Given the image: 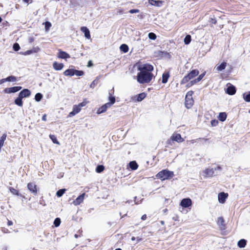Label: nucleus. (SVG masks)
<instances>
[{
    "label": "nucleus",
    "instance_id": "12",
    "mask_svg": "<svg viewBox=\"0 0 250 250\" xmlns=\"http://www.w3.org/2000/svg\"><path fill=\"white\" fill-rule=\"evenodd\" d=\"M85 195V193H83L81 195H79L74 201H73V204L75 206H78L80 205L83 201Z\"/></svg>",
    "mask_w": 250,
    "mask_h": 250
},
{
    "label": "nucleus",
    "instance_id": "28",
    "mask_svg": "<svg viewBox=\"0 0 250 250\" xmlns=\"http://www.w3.org/2000/svg\"><path fill=\"white\" fill-rule=\"evenodd\" d=\"M22 99V98L19 95L18 97H17L15 100V104L20 106H22L23 104Z\"/></svg>",
    "mask_w": 250,
    "mask_h": 250
},
{
    "label": "nucleus",
    "instance_id": "16",
    "mask_svg": "<svg viewBox=\"0 0 250 250\" xmlns=\"http://www.w3.org/2000/svg\"><path fill=\"white\" fill-rule=\"evenodd\" d=\"M110 106V104L106 103L99 108L97 112V114H99L104 112L107 110V109L109 108Z\"/></svg>",
    "mask_w": 250,
    "mask_h": 250
},
{
    "label": "nucleus",
    "instance_id": "15",
    "mask_svg": "<svg viewBox=\"0 0 250 250\" xmlns=\"http://www.w3.org/2000/svg\"><path fill=\"white\" fill-rule=\"evenodd\" d=\"M228 193H225L224 192H221L219 193L218 196L219 202L221 203H224L228 197Z\"/></svg>",
    "mask_w": 250,
    "mask_h": 250
},
{
    "label": "nucleus",
    "instance_id": "54",
    "mask_svg": "<svg viewBox=\"0 0 250 250\" xmlns=\"http://www.w3.org/2000/svg\"><path fill=\"white\" fill-rule=\"evenodd\" d=\"M188 142H189L191 144H194L196 142V140H191L190 141H188Z\"/></svg>",
    "mask_w": 250,
    "mask_h": 250
},
{
    "label": "nucleus",
    "instance_id": "50",
    "mask_svg": "<svg viewBox=\"0 0 250 250\" xmlns=\"http://www.w3.org/2000/svg\"><path fill=\"white\" fill-rule=\"evenodd\" d=\"M5 82H6V78L0 80V84L3 83H5Z\"/></svg>",
    "mask_w": 250,
    "mask_h": 250
},
{
    "label": "nucleus",
    "instance_id": "46",
    "mask_svg": "<svg viewBox=\"0 0 250 250\" xmlns=\"http://www.w3.org/2000/svg\"><path fill=\"white\" fill-rule=\"evenodd\" d=\"M13 48L15 51H17L20 49V46L18 43H15L13 44Z\"/></svg>",
    "mask_w": 250,
    "mask_h": 250
},
{
    "label": "nucleus",
    "instance_id": "7",
    "mask_svg": "<svg viewBox=\"0 0 250 250\" xmlns=\"http://www.w3.org/2000/svg\"><path fill=\"white\" fill-rule=\"evenodd\" d=\"M180 205L183 208H188L191 206L192 201L190 198H184L182 200Z\"/></svg>",
    "mask_w": 250,
    "mask_h": 250
},
{
    "label": "nucleus",
    "instance_id": "18",
    "mask_svg": "<svg viewBox=\"0 0 250 250\" xmlns=\"http://www.w3.org/2000/svg\"><path fill=\"white\" fill-rule=\"evenodd\" d=\"M81 109L79 107V106H78V105H74L73 107V110L71 112L69 113L68 116L69 117H72L77 113H78Z\"/></svg>",
    "mask_w": 250,
    "mask_h": 250
},
{
    "label": "nucleus",
    "instance_id": "62",
    "mask_svg": "<svg viewBox=\"0 0 250 250\" xmlns=\"http://www.w3.org/2000/svg\"><path fill=\"white\" fill-rule=\"evenodd\" d=\"M167 211V209H165L164 210V212H166Z\"/></svg>",
    "mask_w": 250,
    "mask_h": 250
},
{
    "label": "nucleus",
    "instance_id": "2",
    "mask_svg": "<svg viewBox=\"0 0 250 250\" xmlns=\"http://www.w3.org/2000/svg\"><path fill=\"white\" fill-rule=\"evenodd\" d=\"M174 176L173 171H169L167 169H164L159 172L156 175L158 179H161L162 181L169 179Z\"/></svg>",
    "mask_w": 250,
    "mask_h": 250
},
{
    "label": "nucleus",
    "instance_id": "40",
    "mask_svg": "<svg viewBox=\"0 0 250 250\" xmlns=\"http://www.w3.org/2000/svg\"><path fill=\"white\" fill-rule=\"evenodd\" d=\"M61 219L59 218H56L54 221V225L56 227H58L61 224Z\"/></svg>",
    "mask_w": 250,
    "mask_h": 250
},
{
    "label": "nucleus",
    "instance_id": "64",
    "mask_svg": "<svg viewBox=\"0 0 250 250\" xmlns=\"http://www.w3.org/2000/svg\"><path fill=\"white\" fill-rule=\"evenodd\" d=\"M115 250H122L120 248H118V249H116Z\"/></svg>",
    "mask_w": 250,
    "mask_h": 250
},
{
    "label": "nucleus",
    "instance_id": "58",
    "mask_svg": "<svg viewBox=\"0 0 250 250\" xmlns=\"http://www.w3.org/2000/svg\"><path fill=\"white\" fill-rule=\"evenodd\" d=\"M136 240H137V242H139L141 240V238H140L139 237H137Z\"/></svg>",
    "mask_w": 250,
    "mask_h": 250
},
{
    "label": "nucleus",
    "instance_id": "52",
    "mask_svg": "<svg viewBox=\"0 0 250 250\" xmlns=\"http://www.w3.org/2000/svg\"><path fill=\"white\" fill-rule=\"evenodd\" d=\"M146 219V214H144L142 217H141V219L142 220H145Z\"/></svg>",
    "mask_w": 250,
    "mask_h": 250
},
{
    "label": "nucleus",
    "instance_id": "48",
    "mask_svg": "<svg viewBox=\"0 0 250 250\" xmlns=\"http://www.w3.org/2000/svg\"><path fill=\"white\" fill-rule=\"evenodd\" d=\"M87 102H85V101H83V102L81 103L80 104H79L78 106H79V107L80 108V109H81L82 107H83L84 106L86 105V104H87Z\"/></svg>",
    "mask_w": 250,
    "mask_h": 250
},
{
    "label": "nucleus",
    "instance_id": "4",
    "mask_svg": "<svg viewBox=\"0 0 250 250\" xmlns=\"http://www.w3.org/2000/svg\"><path fill=\"white\" fill-rule=\"evenodd\" d=\"M193 91H189L187 92L185 97V106L188 109L190 108L194 104V100L192 98Z\"/></svg>",
    "mask_w": 250,
    "mask_h": 250
},
{
    "label": "nucleus",
    "instance_id": "6",
    "mask_svg": "<svg viewBox=\"0 0 250 250\" xmlns=\"http://www.w3.org/2000/svg\"><path fill=\"white\" fill-rule=\"evenodd\" d=\"M146 93L143 92L131 97V100L133 102H141L143 100H144L146 98Z\"/></svg>",
    "mask_w": 250,
    "mask_h": 250
},
{
    "label": "nucleus",
    "instance_id": "27",
    "mask_svg": "<svg viewBox=\"0 0 250 250\" xmlns=\"http://www.w3.org/2000/svg\"><path fill=\"white\" fill-rule=\"evenodd\" d=\"M218 119L222 122H224L227 118V114L225 112H221L218 117Z\"/></svg>",
    "mask_w": 250,
    "mask_h": 250
},
{
    "label": "nucleus",
    "instance_id": "20",
    "mask_svg": "<svg viewBox=\"0 0 250 250\" xmlns=\"http://www.w3.org/2000/svg\"><path fill=\"white\" fill-rule=\"evenodd\" d=\"M217 225L220 227L221 229H225V224L224 223V220L222 217H219L217 219Z\"/></svg>",
    "mask_w": 250,
    "mask_h": 250
},
{
    "label": "nucleus",
    "instance_id": "13",
    "mask_svg": "<svg viewBox=\"0 0 250 250\" xmlns=\"http://www.w3.org/2000/svg\"><path fill=\"white\" fill-rule=\"evenodd\" d=\"M31 95L30 91L28 89H24L21 91L19 95L22 98L28 97Z\"/></svg>",
    "mask_w": 250,
    "mask_h": 250
},
{
    "label": "nucleus",
    "instance_id": "9",
    "mask_svg": "<svg viewBox=\"0 0 250 250\" xmlns=\"http://www.w3.org/2000/svg\"><path fill=\"white\" fill-rule=\"evenodd\" d=\"M28 189L34 195L37 193V186L33 183H29L27 185Z\"/></svg>",
    "mask_w": 250,
    "mask_h": 250
},
{
    "label": "nucleus",
    "instance_id": "43",
    "mask_svg": "<svg viewBox=\"0 0 250 250\" xmlns=\"http://www.w3.org/2000/svg\"><path fill=\"white\" fill-rule=\"evenodd\" d=\"M45 24V29L46 31H48L50 28L51 27V23L49 21H46L44 22Z\"/></svg>",
    "mask_w": 250,
    "mask_h": 250
},
{
    "label": "nucleus",
    "instance_id": "29",
    "mask_svg": "<svg viewBox=\"0 0 250 250\" xmlns=\"http://www.w3.org/2000/svg\"><path fill=\"white\" fill-rule=\"evenodd\" d=\"M244 100L247 102H250V91L244 93L243 95Z\"/></svg>",
    "mask_w": 250,
    "mask_h": 250
},
{
    "label": "nucleus",
    "instance_id": "24",
    "mask_svg": "<svg viewBox=\"0 0 250 250\" xmlns=\"http://www.w3.org/2000/svg\"><path fill=\"white\" fill-rule=\"evenodd\" d=\"M205 75V74L204 73H202L201 75H200L197 79H195V80L191 81V84L192 85L199 82L204 78Z\"/></svg>",
    "mask_w": 250,
    "mask_h": 250
},
{
    "label": "nucleus",
    "instance_id": "55",
    "mask_svg": "<svg viewBox=\"0 0 250 250\" xmlns=\"http://www.w3.org/2000/svg\"><path fill=\"white\" fill-rule=\"evenodd\" d=\"M134 199H135L134 202H135V204H140L141 203V201L139 202V201H136V199H137V197L136 196H135L134 197Z\"/></svg>",
    "mask_w": 250,
    "mask_h": 250
},
{
    "label": "nucleus",
    "instance_id": "32",
    "mask_svg": "<svg viewBox=\"0 0 250 250\" xmlns=\"http://www.w3.org/2000/svg\"><path fill=\"white\" fill-rule=\"evenodd\" d=\"M129 167L132 170H136L138 167V165L135 161H131L129 163Z\"/></svg>",
    "mask_w": 250,
    "mask_h": 250
},
{
    "label": "nucleus",
    "instance_id": "45",
    "mask_svg": "<svg viewBox=\"0 0 250 250\" xmlns=\"http://www.w3.org/2000/svg\"><path fill=\"white\" fill-rule=\"evenodd\" d=\"M148 38L152 40H154L156 39V35L154 33L151 32L149 33L148 35Z\"/></svg>",
    "mask_w": 250,
    "mask_h": 250
},
{
    "label": "nucleus",
    "instance_id": "34",
    "mask_svg": "<svg viewBox=\"0 0 250 250\" xmlns=\"http://www.w3.org/2000/svg\"><path fill=\"white\" fill-rule=\"evenodd\" d=\"M120 48L121 50L122 51L124 52V53H126L128 51V47L125 44H122L120 46Z\"/></svg>",
    "mask_w": 250,
    "mask_h": 250
},
{
    "label": "nucleus",
    "instance_id": "41",
    "mask_svg": "<svg viewBox=\"0 0 250 250\" xmlns=\"http://www.w3.org/2000/svg\"><path fill=\"white\" fill-rule=\"evenodd\" d=\"M49 137H50V138L51 139V140L52 141V142L54 144H59V143L58 141V140H57L56 137H55V136H54L53 135H49Z\"/></svg>",
    "mask_w": 250,
    "mask_h": 250
},
{
    "label": "nucleus",
    "instance_id": "56",
    "mask_svg": "<svg viewBox=\"0 0 250 250\" xmlns=\"http://www.w3.org/2000/svg\"><path fill=\"white\" fill-rule=\"evenodd\" d=\"M8 226H11L13 225V222L11 221H8L7 223Z\"/></svg>",
    "mask_w": 250,
    "mask_h": 250
},
{
    "label": "nucleus",
    "instance_id": "37",
    "mask_svg": "<svg viewBox=\"0 0 250 250\" xmlns=\"http://www.w3.org/2000/svg\"><path fill=\"white\" fill-rule=\"evenodd\" d=\"M42 98V95L40 93H38L35 95V100L37 102H40Z\"/></svg>",
    "mask_w": 250,
    "mask_h": 250
},
{
    "label": "nucleus",
    "instance_id": "31",
    "mask_svg": "<svg viewBox=\"0 0 250 250\" xmlns=\"http://www.w3.org/2000/svg\"><path fill=\"white\" fill-rule=\"evenodd\" d=\"M109 101H110L108 103L110 104V105L111 106L113 104H114L115 102V98L114 96H112V93L110 91L109 92Z\"/></svg>",
    "mask_w": 250,
    "mask_h": 250
},
{
    "label": "nucleus",
    "instance_id": "39",
    "mask_svg": "<svg viewBox=\"0 0 250 250\" xmlns=\"http://www.w3.org/2000/svg\"><path fill=\"white\" fill-rule=\"evenodd\" d=\"M104 167L103 165H99L97 167L96 171L97 173H101L104 170Z\"/></svg>",
    "mask_w": 250,
    "mask_h": 250
},
{
    "label": "nucleus",
    "instance_id": "1",
    "mask_svg": "<svg viewBox=\"0 0 250 250\" xmlns=\"http://www.w3.org/2000/svg\"><path fill=\"white\" fill-rule=\"evenodd\" d=\"M138 69L140 72L137 75V81L140 83H149L153 77L151 73L153 70V66L148 63L139 64Z\"/></svg>",
    "mask_w": 250,
    "mask_h": 250
},
{
    "label": "nucleus",
    "instance_id": "25",
    "mask_svg": "<svg viewBox=\"0 0 250 250\" xmlns=\"http://www.w3.org/2000/svg\"><path fill=\"white\" fill-rule=\"evenodd\" d=\"M169 74L168 72H165L162 75V83H167Z\"/></svg>",
    "mask_w": 250,
    "mask_h": 250
},
{
    "label": "nucleus",
    "instance_id": "38",
    "mask_svg": "<svg viewBox=\"0 0 250 250\" xmlns=\"http://www.w3.org/2000/svg\"><path fill=\"white\" fill-rule=\"evenodd\" d=\"M6 82H16L17 78L14 76H10L6 78Z\"/></svg>",
    "mask_w": 250,
    "mask_h": 250
},
{
    "label": "nucleus",
    "instance_id": "11",
    "mask_svg": "<svg viewBox=\"0 0 250 250\" xmlns=\"http://www.w3.org/2000/svg\"><path fill=\"white\" fill-rule=\"evenodd\" d=\"M21 86H20L7 88L4 89V91L5 93H15L20 90L21 89Z\"/></svg>",
    "mask_w": 250,
    "mask_h": 250
},
{
    "label": "nucleus",
    "instance_id": "22",
    "mask_svg": "<svg viewBox=\"0 0 250 250\" xmlns=\"http://www.w3.org/2000/svg\"><path fill=\"white\" fill-rule=\"evenodd\" d=\"M53 67L56 70H61L63 67V64L62 63H58L55 62L53 63Z\"/></svg>",
    "mask_w": 250,
    "mask_h": 250
},
{
    "label": "nucleus",
    "instance_id": "14",
    "mask_svg": "<svg viewBox=\"0 0 250 250\" xmlns=\"http://www.w3.org/2000/svg\"><path fill=\"white\" fill-rule=\"evenodd\" d=\"M59 58L66 59L68 58H70V55L67 53L66 52L62 51L61 50H59V53L57 55Z\"/></svg>",
    "mask_w": 250,
    "mask_h": 250
},
{
    "label": "nucleus",
    "instance_id": "30",
    "mask_svg": "<svg viewBox=\"0 0 250 250\" xmlns=\"http://www.w3.org/2000/svg\"><path fill=\"white\" fill-rule=\"evenodd\" d=\"M100 78V76L97 77L91 83L90 85V87L91 88H94L98 84Z\"/></svg>",
    "mask_w": 250,
    "mask_h": 250
},
{
    "label": "nucleus",
    "instance_id": "19",
    "mask_svg": "<svg viewBox=\"0 0 250 250\" xmlns=\"http://www.w3.org/2000/svg\"><path fill=\"white\" fill-rule=\"evenodd\" d=\"M81 30L82 32H83L84 34V37L86 39H90V31L89 29L85 26H83L81 28Z\"/></svg>",
    "mask_w": 250,
    "mask_h": 250
},
{
    "label": "nucleus",
    "instance_id": "60",
    "mask_svg": "<svg viewBox=\"0 0 250 250\" xmlns=\"http://www.w3.org/2000/svg\"><path fill=\"white\" fill-rule=\"evenodd\" d=\"M135 239H136V238L135 237H134V236L132 237V238H131L132 241H134Z\"/></svg>",
    "mask_w": 250,
    "mask_h": 250
},
{
    "label": "nucleus",
    "instance_id": "26",
    "mask_svg": "<svg viewBox=\"0 0 250 250\" xmlns=\"http://www.w3.org/2000/svg\"><path fill=\"white\" fill-rule=\"evenodd\" d=\"M247 244V241L245 239H241L237 243L238 246L240 248H244Z\"/></svg>",
    "mask_w": 250,
    "mask_h": 250
},
{
    "label": "nucleus",
    "instance_id": "35",
    "mask_svg": "<svg viewBox=\"0 0 250 250\" xmlns=\"http://www.w3.org/2000/svg\"><path fill=\"white\" fill-rule=\"evenodd\" d=\"M66 189L65 188L61 189L58 190L56 192V195L58 197H61L62 196V195L64 193Z\"/></svg>",
    "mask_w": 250,
    "mask_h": 250
},
{
    "label": "nucleus",
    "instance_id": "5",
    "mask_svg": "<svg viewBox=\"0 0 250 250\" xmlns=\"http://www.w3.org/2000/svg\"><path fill=\"white\" fill-rule=\"evenodd\" d=\"M199 72L197 69H194L191 71L187 75L185 76L181 81V84H184L188 82L191 79L197 76Z\"/></svg>",
    "mask_w": 250,
    "mask_h": 250
},
{
    "label": "nucleus",
    "instance_id": "33",
    "mask_svg": "<svg viewBox=\"0 0 250 250\" xmlns=\"http://www.w3.org/2000/svg\"><path fill=\"white\" fill-rule=\"evenodd\" d=\"M39 48L36 47V48H35L34 50H29L25 51L24 53V55H30V54H32L33 53H36L39 51Z\"/></svg>",
    "mask_w": 250,
    "mask_h": 250
},
{
    "label": "nucleus",
    "instance_id": "44",
    "mask_svg": "<svg viewBox=\"0 0 250 250\" xmlns=\"http://www.w3.org/2000/svg\"><path fill=\"white\" fill-rule=\"evenodd\" d=\"M84 73L83 71L81 70H77L75 69L74 75H76L77 76H81L83 75Z\"/></svg>",
    "mask_w": 250,
    "mask_h": 250
},
{
    "label": "nucleus",
    "instance_id": "36",
    "mask_svg": "<svg viewBox=\"0 0 250 250\" xmlns=\"http://www.w3.org/2000/svg\"><path fill=\"white\" fill-rule=\"evenodd\" d=\"M191 42V36L189 35H187L184 39V43L185 44H188Z\"/></svg>",
    "mask_w": 250,
    "mask_h": 250
},
{
    "label": "nucleus",
    "instance_id": "59",
    "mask_svg": "<svg viewBox=\"0 0 250 250\" xmlns=\"http://www.w3.org/2000/svg\"><path fill=\"white\" fill-rule=\"evenodd\" d=\"M23 1L25 3H28L29 1V0H23Z\"/></svg>",
    "mask_w": 250,
    "mask_h": 250
},
{
    "label": "nucleus",
    "instance_id": "42",
    "mask_svg": "<svg viewBox=\"0 0 250 250\" xmlns=\"http://www.w3.org/2000/svg\"><path fill=\"white\" fill-rule=\"evenodd\" d=\"M10 192L14 195H19V191L13 188L10 187L9 188Z\"/></svg>",
    "mask_w": 250,
    "mask_h": 250
},
{
    "label": "nucleus",
    "instance_id": "47",
    "mask_svg": "<svg viewBox=\"0 0 250 250\" xmlns=\"http://www.w3.org/2000/svg\"><path fill=\"white\" fill-rule=\"evenodd\" d=\"M210 124H211V126H215L218 125V122L216 120H211Z\"/></svg>",
    "mask_w": 250,
    "mask_h": 250
},
{
    "label": "nucleus",
    "instance_id": "10",
    "mask_svg": "<svg viewBox=\"0 0 250 250\" xmlns=\"http://www.w3.org/2000/svg\"><path fill=\"white\" fill-rule=\"evenodd\" d=\"M171 139L178 143H181L184 141V139L181 137V135L179 133L173 134L171 137Z\"/></svg>",
    "mask_w": 250,
    "mask_h": 250
},
{
    "label": "nucleus",
    "instance_id": "51",
    "mask_svg": "<svg viewBox=\"0 0 250 250\" xmlns=\"http://www.w3.org/2000/svg\"><path fill=\"white\" fill-rule=\"evenodd\" d=\"M42 120L43 121H46V114H44L42 117Z\"/></svg>",
    "mask_w": 250,
    "mask_h": 250
},
{
    "label": "nucleus",
    "instance_id": "63",
    "mask_svg": "<svg viewBox=\"0 0 250 250\" xmlns=\"http://www.w3.org/2000/svg\"><path fill=\"white\" fill-rule=\"evenodd\" d=\"M2 20V18L0 17V23L1 22Z\"/></svg>",
    "mask_w": 250,
    "mask_h": 250
},
{
    "label": "nucleus",
    "instance_id": "3",
    "mask_svg": "<svg viewBox=\"0 0 250 250\" xmlns=\"http://www.w3.org/2000/svg\"><path fill=\"white\" fill-rule=\"evenodd\" d=\"M221 169L222 168L220 166H217L214 168L208 167L203 171V176L205 178L211 177L217 174V172H215V171H220L221 170Z\"/></svg>",
    "mask_w": 250,
    "mask_h": 250
},
{
    "label": "nucleus",
    "instance_id": "57",
    "mask_svg": "<svg viewBox=\"0 0 250 250\" xmlns=\"http://www.w3.org/2000/svg\"><path fill=\"white\" fill-rule=\"evenodd\" d=\"M160 223L162 225H164L165 224V222L164 221H161Z\"/></svg>",
    "mask_w": 250,
    "mask_h": 250
},
{
    "label": "nucleus",
    "instance_id": "53",
    "mask_svg": "<svg viewBox=\"0 0 250 250\" xmlns=\"http://www.w3.org/2000/svg\"><path fill=\"white\" fill-rule=\"evenodd\" d=\"M210 21L213 24H215L216 23V20L215 19H211Z\"/></svg>",
    "mask_w": 250,
    "mask_h": 250
},
{
    "label": "nucleus",
    "instance_id": "17",
    "mask_svg": "<svg viewBox=\"0 0 250 250\" xmlns=\"http://www.w3.org/2000/svg\"><path fill=\"white\" fill-rule=\"evenodd\" d=\"M148 3L151 5L160 7L162 5L164 1L162 0H149Z\"/></svg>",
    "mask_w": 250,
    "mask_h": 250
},
{
    "label": "nucleus",
    "instance_id": "49",
    "mask_svg": "<svg viewBox=\"0 0 250 250\" xmlns=\"http://www.w3.org/2000/svg\"><path fill=\"white\" fill-rule=\"evenodd\" d=\"M129 12L131 14L137 13L139 12V10L137 9H131L129 11Z\"/></svg>",
    "mask_w": 250,
    "mask_h": 250
},
{
    "label": "nucleus",
    "instance_id": "8",
    "mask_svg": "<svg viewBox=\"0 0 250 250\" xmlns=\"http://www.w3.org/2000/svg\"><path fill=\"white\" fill-rule=\"evenodd\" d=\"M226 89V93L230 95H234L236 93V88L234 86L230 83H228Z\"/></svg>",
    "mask_w": 250,
    "mask_h": 250
},
{
    "label": "nucleus",
    "instance_id": "61",
    "mask_svg": "<svg viewBox=\"0 0 250 250\" xmlns=\"http://www.w3.org/2000/svg\"><path fill=\"white\" fill-rule=\"evenodd\" d=\"M132 202V201H129V200H128V201H126V203H127L129 204V203H130V202Z\"/></svg>",
    "mask_w": 250,
    "mask_h": 250
},
{
    "label": "nucleus",
    "instance_id": "23",
    "mask_svg": "<svg viewBox=\"0 0 250 250\" xmlns=\"http://www.w3.org/2000/svg\"><path fill=\"white\" fill-rule=\"evenodd\" d=\"M75 69H68L65 70L63 74L65 76H73L74 75Z\"/></svg>",
    "mask_w": 250,
    "mask_h": 250
},
{
    "label": "nucleus",
    "instance_id": "21",
    "mask_svg": "<svg viewBox=\"0 0 250 250\" xmlns=\"http://www.w3.org/2000/svg\"><path fill=\"white\" fill-rule=\"evenodd\" d=\"M227 64L226 62H223L220 64H217L215 68L218 71H221L226 68Z\"/></svg>",
    "mask_w": 250,
    "mask_h": 250
}]
</instances>
